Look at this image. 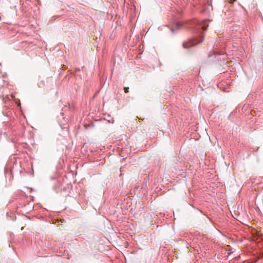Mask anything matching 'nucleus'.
<instances>
[{
	"label": "nucleus",
	"instance_id": "nucleus-2",
	"mask_svg": "<svg viewBox=\"0 0 263 263\" xmlns=\"http://www.w3.org/2000/svg\"><path fill=\"white\" fill-rule=\"evenodd\" d=\"M194 23H197L196 26V29L197 30L200 29V28L203 30H206L208 26V24H207L208 21L206 20H204L200 22H197L196 21H195Z\"/></svg>",
	"mask_w": 263,
	"mask_h": 263
},
{
	"label": "nucleus",
	"instance_id": "nucleus-5",
	"mask_svg": "<svg viewBox=\"0 0 263 263\" xmlns=\"http://www.w3.org/2000/svg\"><path fill=\"white\" fill-rule=\"evenodd\" d=\"M172 32H174V29H172Z\"/></svg>",
	"mask_w": 263,
	"mask_h": 263
},
{
	"label": "nucleus",
	"instance_id": "nucleus-1",
	"mask_svg": "<svg viewBox=\"0 0 263 263\" xmlns=\"http://www.w3.org/2000/svg\"><path fill=\"white\" fill-rule=\"evenodd\" d=\"M203 41V37H202L201 39H200V40H199L198 41H197L196 40H192L189 41V42H184L182 44V46L184 48H188L191 46H195V45H197L199 44V43H201Z\"/></svg>",
	"mask_w": 263,
	"mask_h": 263
},
{
	"label": "nucleus",
	"instance_id": "nucleus-3",
	"mask_svg": "<svg viewBox=\"0 0 263 263\" xmlns=\"http://www.w3.org/2000/svg\"><path fill=\"white\" fill-rule=\"evenodd\" d=\"M128 89H129V88H128V87H125V88H124L125 92H126V93L128 92Z\"/></svg>",
	"mask_w": 263,
	"mask_h": 263
},
{
	"label": "nucleus",
	"instance_id": "nucleus-4",
	"mask_svg": "<svg viewBox=\"0 0 263 263\" xmlns=\"http://www.w3.org/2000/svg\"><path fill=\"white\" fill-rule=\"evenodd\" d=\"M236 1H237V0H231V1H230V3H233L234 2H236Z\"/></svg>",
	"mask_w": 263,
	"mask_h": 263
}]
</instances>
